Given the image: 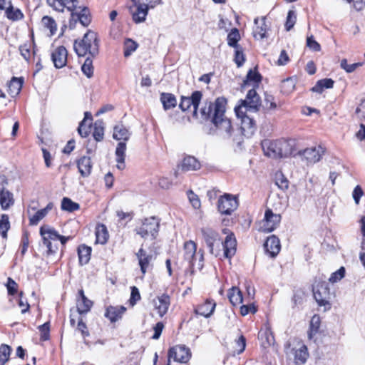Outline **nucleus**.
Masks as SVG:
<instances>
[{
	"mask_svg": "<svg viewBox=\"0 0 365 365\" xmlns=\"http://www.w3.org/2000/svg\"><path fill=\"white\" fill-rule=\"evenodd\" d=\"M262 147L264 155L273 158H286L293 153L289 142L283 140H265L262 142Z\"/></svg>",
	"mask_w": 365,
	"mask_h": 365,
	"instance_id": "obj_3",
	"label": "nucleus"
},
{
	"mask_svg": "<svg viewBox=\"0 0 365 365\" xmlns=\"http://www.w3.org/2000/svg\"><path fill=\"white\" fill-rule=\"evenodd\" d=\"M125 151H126L125 142L118 143L117 145L116 149H115V156H116L117 168L119 170H123L125 167Z\"/></svg>",
	"mask_w": 365,
	"mask_h": 365,
	"instance_id": "obj_27",
	"label": "nucleus"
},
{
	"mask_svg": "<svg viewBox=\"0 0 365 365\" xmlns=\"http://www.w3.org/2000/svg\"><path fill=\"white\" fill-rule=\"evenodd\" d=\"M334 81L331 78H324L317 82L315 86L312 88L313 92L322 93L325 88H331L334 86Z\"/></svg>",
	"mask_w": 365,
	"mask_h": 365,
	"instance_id": "obj_37",
	"label": "nucleus"
},
{
	"mask_svg": "<svg viewBox=\"0 0 365 365\" xmlns=\"http://www.w3.org/2000/svg\"><path fill=\"white\" fill-rule=\"evenodd\" d=\"M226 103L224 98H217L215 103L205 102L200 109V114L203 119L212 121L223 138H229L234 130L230 120L225 115Z\"/></svg>",
	"mask_w": 365,
	"mask_h": 365,
	"instance_id": "obj_1",
	"label": "nucleus"
},
{
	"mask_svg": "<svg viewBox=\"0 0 365 365\" xmlns=\"http://www.w3.org/2000/svg\"><path fill=\"white\" fill-rule=\"evenodd\" d=\"M24 81L22 78L13 77L8 86V90L9 94L14 97L17 96L22 88Z\"/></svg>",
	"mask_w": 365,
	"mask_h": 365,
	"instance_id": "obj_34",
	"label": "nucleus"
},
{
	"mask_svg": "<svg viewBox=\"0 0 365 365\" xmlns=\"http://www.w3.org/2000/svg\"><path fill=\"white\" fill-rule=\"evenodd\" d=\"M136 257L138 259L141 272L145 274L151 267L150 263L153 260V255L147 253L143 248H140L136 253Z\"/></svg>",
	"mask_w": 365,
	"mask_h": 365,
	"instance_id": "obj_21",
	"label": "nucleus"
},
{
	"mask_svg": "<svg viewBox=\"0 0 365 365\" xmlns=\"http://www.w3.org/2000/svg\"><path fill=\"white\" fill-rule=\"evenodd\" d=\"M80 206L78 203L72 201L70 198L63 197L61 201V209L68 212L78 210Z\"/></svg>",
	"mask_w": 365,
	"mask_h": 365,
	"instance_id": "obj_43",
	"label": "nucleus"
},
{
	"mask_svg": "<svg viewBox=\"0 0 365 365\" xmlns=\"http://www.w3.org/2000/svg\"><path fill=\"white\" fill-rule=\"evenodd\" d=\"M40 234L42 236L43 245L48 249V253H55L58 247L56 245L53 246L51 240H58L60 235L49 226H41L40 228Z\"/></svg>",
	"mask_w": 365,
	"mask_h": 365,
	"instance_id": "obj_7",
	"label": "nucleus"
},
{
	"mask_svg": "<svg viewBox=\"0 0 365 365\" xmlns=\"http://www.w3.org/2000/svg\"><path fill=\"white\" fill-rule=\"evenodd\" d=\"M96 243L104 245L108 239L107 227L103 224H99L96 227Z\"/></svg>",
	"mask_w": 365,
	"mask_h": 365,
	"instance_id": "obj_32",
	"label": "nucleus"
},
{
	"mask_svg": "<svg viewBox=\"0 0 365 365\" xmlns=\"http://www.w3.org/2000/svg\"><path fill=\"white\" fill-rule=\"evenodd\" d=\"M240 39L239 31L237 29H232L227 36V44L230 47L237 48L239 46L238 41Z\"/></svg>",
	"mask_w": 365,
	"mask_h": 365,
	"instance_id": "obj_42",
	"label": "nucleus"
},
{
	"mask_svg": "<svg viewBox=\"0 0 365 365\" xmlns=\"http://www.w3.org/2000/svg\"><path fill=\"white\" fill-rule=\"evenodd\" d=\"M14 203L13 193L8 190L0 191V205L2 210H7Z\"/></svg>",
	"mask_w": 365,
	"mask_h": 365,
	"instance_id": "obj_31",
	"label": "nucleus"
},
{
	"mask_svg": "<svg viewBox=\"0 0 365 365\" xmlns=\"http://www.w3.org/2000/svg\"><path fill=\"white\" fill-rule=\"evenodd\" d=\"M321 324V319L319 315L314 314L310 321L309 330L308 331V337L312 339L313 336L319 331Z\"/></svg>",
	"mask_w": 365,
	"mask_h": 365,
	"instance_id": "obj_38",
	"label": "nucleus"
},
{
	"mask_svg": "<svg viewBox=\"0 0 365 365\" xmlns=\"http://www.w3.org/2000/svg\"><path fill=\"white\" fill-rule=\"evenodd\" d=\"M280 87L281 91L283 93L288 95L290 93H292L294 89V81L291 78L284 79L282 81Z\"/></svg>",
	"mask_w": 365,
	"mask_h": 365,
	"instance_id": "obj_48",
	"label": "nucleus"
},
{
	"mask_svg": "<svg viewBox=\"0 0 365 365\" xmlns=\"http://www.w3.org/2000/svg\"><path fill=\"white\" fill-rule=\"evenodd\" d=\"M200 163L193 156H186L183 158L179 168L184 172L197 170L200 168Z\"/></svg>",
	"mask_w": 365,
	"mask_h": 365,
	"instance_id": "obj_25",
	"label": "nucleus"
},
{
	"mask_svg": "<svg viewBox=\"0 0 365 365\" xmlns=\"http://www.w3.org/2000/svg\"><path fill=\"white\" fill-rule=\"evenodd\" d=\"M297 15L294 11H289L287 14V21L285 24V27L287 31H289L293 28L296 23Z\"/></svg>",
	"mask_w": 365,
	"mask_h": 365,
	"instance_id": "obj_55",
	"label": "nucleus"
},
{
	"mask_svg": "<svg viewBox=\"0 0 365 365\" xmlns=\"http://www.w3.org/2000/svg\"><path fill=\"white\" fill-rule=\"evenodd\" d=\"M140 299V294L138 289L135 286L131 287L130 298L129 299L130 305L134 306Z\"/></svg>",
	"mask_w": 365,
	"mask_h": 365,
	"instance_id": "obj_57",
	"label": "nucleus"
},
{
	"mask_svg": "<svg viewBox=\"0 0 365 365\" xmlns=\"http://www.w3.org/2000/svg\"><path fill=\"white\" fill-rule=\"evenodd\" d=\"M202 237L210 250V252L215 256L218 255L217 252L214 250V245L220 241L219 234L210 227H202L200 230Z\"/></svg>",
	"mask_w": 365,
	"mask_h": 365,
	"instance_id": "obj_12",
	"label": "nucleus"
},
{
	"mask_svg": "<svg viewBox=\"0 0 365 365\" xmlns=\"http://www.w3.org/2000/svg\"><path fill=\"white\" fill-rule=\"evenodd\" d=\"M150 6L140 1H135V5L130 6V11L134 22L140 24L144 22L148 13Z\"/></svg>",
	"mask_w": 365,
	"mask_h": 365,
	"instance_id": "obj_14",
	"label": "nucleus"
},
{
	"mask_svg": "<svg viewBox=\"0 0 365 365\" xmlns=\"http://www.w3.org/2000/svg\"><path fill=\"white\" fill-rule=\"evenodd\" d=\"M261 106L260 98L255 89L250 90L245 100L242 101L241 104L235 108L237 116L247 112L256 113L259 110Z\"/></svg>",
	"mask_w": 365,
	"mask_h": 365,
	"instance_id": "obj_4",
	"label": "nucleus"
},
{
	"mask_svg": "<svg viewBox=\"0 0 365 365\" xmlns=\"http://www.w3.org/2000/svg\"><path fill=\"white\" fill-rule=\"evenodd\" d=\"M308 356L309 354L307 351V348L305 345H303L298 350H297L295 354V359L297 361L304 364L306 362Z\"/></svg>",
	"mask_w": 365,
	"mask_h": 365,
	"instance_id": "obj_50",
	"label": "nucleus"
},
{
	"mask_svg": "<svg viewBox=\"0 0 365 365\" xmlns=\"http://www.w3.org/2000/svg\"><path fill=\"white\" fill-rule=\"evenodd\" d=\"M8 4L9 6L6 10V15L8 19H11L13 21L19 20L23 18V14L21 11L16 9H14L11 6V1H9Z\"/></svg>",
	"mask_w": 365,
	"mask_h": 365,
	"instance_id": "obj_44",
	"label": "nucleus"
},
{
	"mask_svg": "<svg viewBox=\"0 0 365 365\" xmlns=\"http://www.w3.org/2000/svg\"><path fill=\"white\" fill-rule=\"evenodd\" d=\"M138 44L133 40L128 38L124 44V56H129L133 51L136 50Z\"/></svg>",
	"mask_w": 365,
	"mask_h": 365,
	"instance_id": "obj_51",
	"label": "nucleus"
},
{
	"mask_svg": "<svg viewBox=\"0 0 365 365\" xmlns=\"http://www.w3.org/2000/svg\"><path fill=\"white\" fill-rule=\"evenodd\" d=\"M10 228V222L9 216L6 214H3L0 218V234L3 238H6L7 231Z\"/></svg>",
	"mask_w": 365,
	"mask_h": 365,
	"instance_id": "obj_45",
	"label": "nucleus"
},
{
	"mask_svg": "<svg viewBox=\"0 0 365 365\" xmlns=\"http://www.w3.org/2000/svg\"><path fill=\"white\" fill-rule=\"evenodd\" d=\"M215 308V303L207 300L203 304L199 305L195 310L197 314L205 317H209L212 315Z\"/></svg>",
	"mask_w": 365,
	"mask_h": 365,
	"instance_id": "obj_29",
	"label": "nucleus"
},
{
	"mask_svg": "<svg viewBox=\"0 0 365 365\" xmlns=\"http://www.w3.org/2000/svg\"><path fill=\"white\" fill-rule=\"evenodd\" d=\"M160 101L165 110L173 108L177 105L176 98L172 93H162L160 95Z\"/></svg>",
	"mask_w": 365,
	"mask_h": 365,
	"instance_id": "obj_35",
	"label": "nucleus"
},
{
	"mask_svg": "<svg viewBox=\"0 0 365 365\" xmlns=\"http://www.w3.org/2000/svg\"><path fill=\"white\" fill-rule=\"evenodd\" d=\"M246 346V339L245 338L241 335L237 340L235 341V351L239 354H241L245 349Z\"/></svg>",
	"mask_w": 365,
	"mask_h": 365,
	"instance_id": "obj_62",
	"label": "nucleus"
},
{
	"mask_svg": "<svg viewBox=\"0 0 365 365\" xmlns=\"http://www.w3.org/2000/svg\"><path fill=\"white\" fill-rule=\"evenodd\" d=\"M259 339L262 341L263 346H269L274 341V336L269 328L261 330L258 334Z\"/></svg>",
	"mask_w": 365,
	"mask_h": 365,
	"instance_id": "obj_39",
	"label": "nucleus"
},
{
	"mask_svg": "<svg viewBox=\"0 0 365 365\" xmlns=\"http://www.w3.org/2000/svg\"><path fill=\"white\" fill-rule=\"evenodd\" d=\"M188 198L192 204V207L195 209H199L201 206L200 200L197 195H196L192 191H189L188 193Z\"/></svg>",
	"mask_w": 365,
	"mask_h": 365,
	"instance_id": "obj_59",
	"label": "nucleus"
},
{
	"mask_svg": "<svg viewBox=\"0 0 365 365\" xmlns=\"http://www.w3.org/2000/svg\"><path fill=\"white\" fill-rule=\"evenodd\" d=\"M11 349L6 344H1L0 346V361L5 363L9 361L11 354Z\"/></svg>",
	"mask_w": 365,
	"mask_h": 365,
	"instance_id": "obj_52",
	"label": "nucleus"
},
{
	"mask_svg": "<svg viewBox=\"0 0 365 365\" xmlns=\"http://www.w3.org/2000/svg\"><path fill=\"white\" fill-rule=\"evenodd\" d=\"M345 274V269L341 267L336 272H333L329 279V281L331 283H335L341 280Z\"/></svg>",
	"mask_w": 365,
	"mask_h": 365,
	"instance_id": "obj_56",
	"label": "nucleus"
},
{
	"mask_svg": "<svg viewBox=\"0 0 365 365\" xmlns=\"http://www.w3.org/2000/svg\"><path fill=\"white\" fill-rule=\"evenodd\" d=\"M323 152V148L318 146L299 150L298 155L302 157V160H306L307 164H314L320 160Z\"/></svg>",
	"mask_w": 365,
	"mask_h": 365,
	"instance_id": "obj_13",
	"label": "nucleus"
},
{
	"mask_svg": "<svg viewBox=\"0 0 365 365\" xmlns=\"http://www.w3.org/2000/svg\"><path fill=\"white\" fill-rule=\"evenodd\" d=\"M191 357L189 348L184 345H177L170 349L168 359H173L176 362L187 363Z\"/></svg>",
	"mask_w": 365,
	"mask_h": 365,
	"instance_id": "obj_9",
	"label": "nucleus"
},
{
	"mask_svg": "<svg viewBox=\"0 0 365 365\" xmlns=\"http://www.w3.org/2000/svg\"><path fill=\"white\" fill-rule=\"evenodd\" d=\"M197 245L192 240L187 241L184 244V259L187 262L188 267H194Z\"/></svg>",
	"mask_w": 365,
	"mask_h": 365,
	"instance_id": "obj_20",
	"label": "nucleus"
},
{
	"mask_svg": "<svg viewBox=\"0 0 365 365\" xmlns=\"http://www.w3.org/2000/svg\"><path fill=\"white\" fill-rule=\"evenodd\" d=\"M46 1L56 11H63L65 8H67L69 11H73L72 7L64 3L63 0H47Z\"/></svg>",
	"mask_w": 365,
	"mask_h": 365,
	"instance_id": "obj_46",
	"label": "nucleus"
},
{
	"mask_svg": "<svg viewBox=\"0 0 365 365\" xmlns=\"http://www.w3.org/2000/svg\"><path fill=\"white\" fill-rule=\"evenodd\" d=\"M202 96V93L198 91H194L190 97L182 96L179 107L182 111H185L192 106L193 115H196Z\"/></svg>",
	"mask_w": 365,
	"mask_h": 365,
	"instance_id": "obj_11",
	"label": "nucleus"
},
{
	"mask_svg": "<svg viewBox=\"0 0 365 365\" xmlns=\"http://www.w3.org/2000/svg\"><path fill=\"white\" fill-rule=\"evenodd\" d=\"M67 50L63 46L57 47L51 53V59L55 67L63 68L67 62Z\"/></svg>",
	"mask_w": 365,
	"mask_h": 365,
	"instance_id": "obj_18",
	"label": "nucleus"
},
{
	"mask_svg": "<svg viewBox=\"0 0 365 365\" xmlns=\"http://www.w3.org/2000/svg\"><path fill=\"white\" fill-rule=\"evenodd\" d=\"M265 252L271 257H276L280 251L281 245L278 237L272 235L267 237L264 244Z\"/></svg>",
	"mask_w": 365,
	"mask_h": 365,
	"instance_id": "obj_19",
	"label": "nucleus"
},
{
	"mask_svg": "<svg viewBox=\"0 0 365 365\" xmlns=\"http://www.w3.org/2000/svg\"><path fill=\"white\" fill-rule=\"evenodd\" d=\"M260 74L256 71L250 70L247 75L246 80L244 81V84L245 86L252 85L255 86L260 82Z\"/></svg>",
	"mask_w": 365,
	"mask_h": 365,
	"instance_id": "obj_40",
	"label": "nucleus"
},
{
	"mask_svg": "<svg viewBox=\"0 0 365 365\" xmlns=\"http://www.w3.org/2000/svg\"><path fill=\"white\" fill-rule=\"evenodd\" d=\"M126 309L123 307H109L107 308L105 316L108 318L110 322H115L122 317Z\"/></svg>",
	"mask_w": 365,
	"mask_h": 365,
	"instance_id": "obj_28",
	"label": "nucleus"
},
{
	"mask_svg": "<svg viewBox=\"0 0 365 365\" xmlns=\"http://www.w3.org/2000/svg\"><path fill=\"white\" fill-rule=\"evenodd\" d=\"M314 297L319 307H324V311L331 309V293L327 282L318 283L313 288Z\"/></svg>",
	"mask_w": 365,
	"mask_h": 365,
	"instance_id": "obj_5",
	"label": "nucleus"
},
{
	"mask_svg": "<svg viewBox=\"0 0 365 365\" xmlns=\"http://www.w3.org/2000/svg\"><path fill=\"white\" fill-rule=\"evenodd\" d=\"M237 117L241 118L240 129L242 135L247 138L251 137L256 130L255 120L247 113H243V114H240Z\"/></svg>",
	"mask_w": 365,
	"mask_h": 365,
	"instance_id": "obj_15",
	"label": "nucleus"
},
{
	"mask_svg": "<svg viewBox=\"0 0 365 365\" xmlns=\"http://www.w3.org/2000/svg\"><path fill=\"white\" fill-rule=\"evenodd\" d=\"M78 255L80 264H87L91 259V247L85 245H80L78 248Z\"/></svg>",
	"mask_w": 365,
	"mask_h": 365,
	"instance_id": "obj_36",
	"label": "nucleus"
},
{
	"mask_svg": "<svg viewBox=\"0 0 365 365\" xmlns=\"http://www.w3.org/2000/svg\"><path fill=\"white\" fill-rule=\"evenodd\" d=\"M153 304L159 316L163 317L167 312L170 304V298L166 294H163L153 300Z\"/></svg>",
	"mask_w": 365,
	"mask_h": 365,
	"instance_id": "obj_17",
	"label": "nucleus"
},
{
	"mask_svg": "<svg viewBox=\"0 0 365 365\" xmlns=\"http://www.w3.org/2000/svg\"><path fill=\"white\" fill-rule=\"evenodd\" d=\"M159 221L155 217L145 218L142 225L136 229L137 234L143 238H147L150 235L153 238L155 237V235L158 232Z\"/></svg>",
	"mask_w": 365,
	"mask_h": 365,
	"instance_id": "obj_6",
	"label": "nucleus"
},
{
	"mask_svg": "<svg viewBox=\"0 0 365 365\" xmlns=\"http://www.w3.org/2000/svg\"><path fill=\"white\" fill-rule=\"evenodd\" d=\"M93 136L96 141H101L104 136V123L102 120H97L94 123Z\"/></svg>",
	"mask_w": 365,
	"mask_h": 365,
	"instance_id": "obj_41",
	"label": "nucleus"
},
{
	"mask_svg": "<svg viewBox=\"0 0 365 365\" xmlns=\"http://www.w3.org/2000/svg\"><path fill=\"white\" fill-rule=\"evenodd\" d=\"M307 46L314 51H319L321 46L318 42H317L313 36H308L307 38Z\"/></svg>",
	"mask_w": 365,
	"mask_h": 365,
	"instance_id": "obj_64",
	"label": "nucleus"
},
{
	"mask_svg": "<svg viewBox=\"0 0 365 365\" xmlns=\"http://www.w3.org/2000/svg\"><path fill=\"white\" fill-rule=\"evenodd\" d=\"M227 297L230 303L234 306L240 304L243 301L242 292L236 287H232L229 289Z\"/></svg>",
	"mask_w": 365,
	"mask_h": 365,
	"instance_id": "obj_33",
	"label": "nucleus"
},
{
	"mask_svg": "<svg viewBox=\"0 0 365 365\" xmlns=\"http://www.w3.org/2000/svg\"><path fill=\"white\" fill-rule=\"evenodd\" d=\"M237 200L232 195L225 194L218 200L217 208L221 214L230 215L237 208Z\"/></svg>",
	"mask_w": 365,
	"mask_h": 365,
	"instance_id": "obj_8",
	"label": "nucleus"
},
{
	"mask_svg": "<svg viewBox=\"0 0 365 365\" xmlns=\"http://www.w3.org/2000/svg\"><path fill=\"white\" fill-rule=\"evenodd\" d=\"M41 24L45 28L50 30L51 35H53L56 33L57 25L53 18L45 16L41 19Z\"/></svg>",
	"mask_w": 365,
	"mask_h": 365,
	"instance_id": "obj_47",
	"label": "nucleus"
},
{
	"mask_svg": "<svg viewBox=\"0 0 365 365\" xmlns=\"http://www.w3.org/2000/svg\"><path fill=\"white\" fill-rule=\"evenodd\" d=\"M46 215V210H43L42 209L38 210L34 215L29 217L30 225H36Z\"/></svg>",
	"mask_w": 365,
	"mask_h": 365,
	"instance_id": "obj_54",
	"label": "nucleus"
},
{
	"mask_svg": "<svg viewBox=\"0 0 365 365\" xmlns=\"http://www.w3.org/2000/svg\"><path fill=\"white\" fill-rule=\"evenodd\" d=\"M77 166L82 177H88L91 173L92 170V162L91 158L83 156L78 160Z\"/></svg>",
	"mask_w": 365,
	"mask_h": 365,
	"instance_id": "obj_26",
	"label": "nucleus"
},
{
	"mask_svg": "<svg viewBox=\"0 0 365 365\" xmlns=\"http://www.w3.org/2000/svg\"><path fill=\"white\" fill-rule=\"evenodd\" d=\"M78 294L79 298L76 302L77 312L80 314H86L92 307L93 302L85 296L83 289L79 290Z\"/></svg>",
	"mask_w": 365,
	"mask_h": 365,
	"instance_id": "obj_23",
	"label": "nucleus"
},
{
	"mask_svg": "<svg viewBox=\"0 0 365 365\" xmlns=\"http://www.w3.org/2000/svg\"><path fill=\"white\" fill-rule=\"evenodd\" d=\"M98 47L97 34L92 31H88L81 41H75L73 45L74 50L78 56L89 54L91 57H94L98 53Z\"/></svg>",
	"mask_w": 365,
	"mask_h": 365,
	"instance_id": "obj_2",
	"label": "nucleus"
},
{
	"mask_svg": "<svg viewBox=\"0 0 365 365\" xmlns=\"http://www.w3.org/2000/svg\"><path fill=\"white\" fill-rule=\"evenodd\" d=\"M237 241L232 234L226 237L222 242L224 248V257L230 259L236 252Z\"/></svg>",
	"mask_w": 365,
	"mask_h": 365,
	"instance_id": "obj_24",
	"label": "nucleus"
},
{
	"mask_svg": "<svg viewBox=\"0 0 365 365\" xmlns=\"http://www.w3.org/2000/svg\"><path fill=\"white\" fill-rule=\"evenodd\" d=\"M280 220V215L274 214L270 209H267L265 211L260 230L264 232H272L278 226Z\"/></svg>",
	"mask_w": 365,
	"mask_h": 365,
	"instance_id": "obj_10",
	"label": "nucleus"
},
{
	"mask_svg": "<svg viewBox=\"0 0 365 365\" xmlns=\"http://www.w3.org/2000/svg\"><path fill=\"white\" fill-rule=\"evenodd\" d=\"M130 136V131L123 125H116L113 128V138L114 139L117 140H123V142H125L129 140Z\"/></svg>",
	"mask_w": 365,
	"mask_h": 365,
	"instance_id": "obj_30",
	"label": "nucleus"
},
{
	"mask_svg": "<svg viewBox=\"0 0 365 365\" xmlns=\"http://www.w3.org/2000/svg\"><path fill=\"white\" fill-rule=\"evenodd\" d=\"M82 72L88 77L91 78L93 74V61L90 57H88L81 66Z\"/></svg>",
	"mask_w": 365,
	"mask_h": 365,
	"instance_id": "obj_49",
	"label": "nucleus"
},
{
	"mask_svg": "<svg viewBox=\"0 0 365 365\" xmlns=\"http://www.w3.org/2000/svg\"><path fill=\"white\" fill-rule=\"evenodd\" d=\"M341 68L345 70L347 73L354 72L358 67L361 66V63H355L352 64H348L347 60L344 58L341 61Z\"/></svg>",
	"mask_w": 365,
	"mask_h": 365,
	"instance_id": "obj_53",
	"label": "nucleus"
},
{
	"mask_svg": "<svg viewBox=\"0 0 365 365\" xmlns=\"http://www.w3.org/2000/svg\"><path fill=\"white\" fill-rule=\"evenodd\" d=\"M77 21H79L83 26H88L91 22V19L88 9L84 8L79 13H71V19L69 21V27L71 29H73L75 27V24Z\"/></svg>",
	"mask_w": 365,
	"mask_h": 365,
	"instance_id": "obj_16",
	"label": "nucleus"
},
{
	"mask_svg": "<svg viewBox=\"0 0 365 365\" xmlns=\"http://www.w3.org/2000/svg\"><path fill=\"white\" fill-rule=\"evenodd\" d=\"M264 105L265 108L268 110L275 109L277 108V104L274 102V96L272 95L265 94Z\"/></svg>",
	"mask_w": 365,
	"mask_h": 365,
	"instance_id": "obj_63",
	"label": "nucleus"
},
{
	"mask_svg": "<svg viewBox=\"0 0 365 365\" xmlns=\"http://www.w3.org/2000/svg\"><path fill=\"white\" fill-rule=\"evenodd\" d=\"M255 27L253 29L254 37L257 39H263L267 37V32L269 29L266 24V18H256L255 19Z\"/></svg>",
	"mask_w": 365,
	"mask_h": 365,
	"instance_id": "obj_22",
	"label": "nucleus"
},
{
	"mask_svg": "<svg viewBox=\"0 0 365 365\" xmlns=\"http://www.w3.org/2000/svg\"><path fill=\"white\" fill-rule=\"evenodd\" d=\"M39 331L41 332V339L46 341L49 338V323L46 322L39 326Z\"/></svg>",
	"mask_w": 365,
	"mask_h": 365,
	"instance_id": "obj_60",
	"label": "nucleus"
},
{
	"mask_svg": "<svg viewBox=\"0 0 365 365\" xmlns=\"http://www.w3.org/2000/svg\"><path fill=\"white\" fill-rule=\"evenodd\" d=\"M31 45L30 43H25L19 47L21 55L26 61H28L31 56Z\"/></svg>",
	"mask_w": 365,
	"mask_h": 365,
	"instance_id": "obj_58",
	"label": "nucleus"
},
{
	"mask_svg": "<svg viewBox=\"0 0 365 365\" xmlns=\"http://www.w3.org/2000/svg\"><path fill=\"white\" fill-rule=\"evenodd\" d=\"M235 61L237 67L242 66L245 62V56L241 48L240 47L235 48Z\"/></svg>",
	"mask_w": 365,
	"mask_h": 365,
	"instance_id": "obj_61",
	"label": "nucleus"
}]
</instances>
